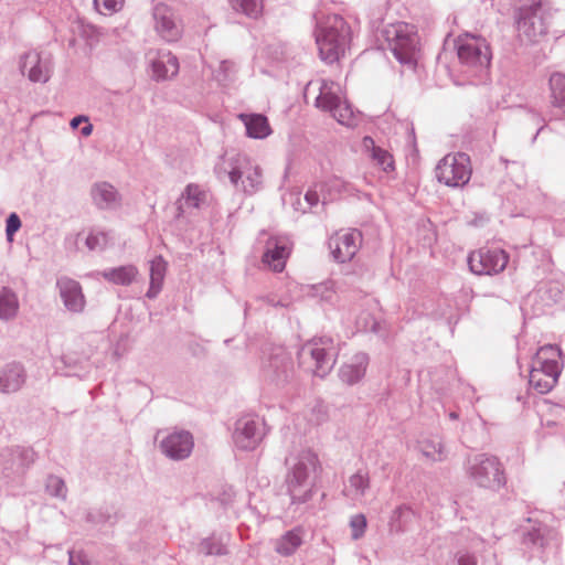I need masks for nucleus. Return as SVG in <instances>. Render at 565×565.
Segmentation results:
<instances>
[{"mask_svg":"<svg viewBox=\"0 0 565 565\" xmlns=\"http://www.w3.org/2000/svg\"><path fill=\"white\" fill-rule=\"evenodd\" d=\"M285 486L291 504H302L312 498L316 475L321 470L318 455L310 448L291 451L285 458Z\"/></svg>","mask_w":565,"mask_h":565,"instance_id":"obj_1","label":"nucleus"},{"mask_svg":"<svg viewBox=\"0 0 565 565\" xmlns=\"http://www.w3.org/2000/svg\"><path fill=\"white\" fill-rule=\"evenodd\" d=\"M351 40V29L339 14L327 15L318 22L316 30V43L320 57L333 63L344 55Z\"/></svg>","mask_w":565,"mask_h":565,"instance_id":"obj_2","label":"nucleus"},{"mask_svg":"<svg viewBox=\"0 0 565 565\" xmlns=\"http://www.w3.org/2000/svg\"><path fill=\"white\" fill-rule=\"evenodd\" d=\"M562 351L556 345H544L539 349L532 360L530 385L540 394H546L557 384L562 373L559 359Z\"/></svg>","mask_w":565,"mask_h":565,"instance_id":"obj_3","label":"nucleus"},{"mask_svg":"<svg viewBox=\"0 0 565 565\" xmlns=\"http://www.w3.org/2000/svg\"><path fill=\"white\" fill-rule=\"evenodd\" d=\"M552 7L547 0H527L514 10V21L520 36L530 42L547 33Z\"/></svg>","mask_w":565,"mask_h":565,"instance_id":"obj_4","label":"nucleus"},{"mask_svg":"<svg viewBox=\"0 0 565 565\" xmlns=\"http://www.w3.org/2000/svg\"><path fill=\"white\" fill-rule=\"evenodd\" d=\"M297 358L305 372L324 377L335 364L337 350L331 338L312 339L301 345Z\"/></svg>","mask_w":565,"mask_h":565,"instance_id":"obj_5","label":"nucleus"},{"mask_svg":"<svg viewBox=\"0 0 565 565\" xmlns=\"http://www.w3.org/2000/svg\"><path fill=\"white\" fill-rule=\"evenodd\" d=\"M466 472L478 487L494 491L501 489L507 482L502 463L495 456L488 454H478L468 458Z\"/></svg>","mask_w":565,"mask_h":565,"instance_id":"obj_6","label":"nucleus"},{"mask_svg":"<svg viewBox=\"0 0 565 565\" xmlns=\"http://www.w3.org/2000/svg\"><path fill=\"white\" fill-rule=\"evenodd\" d=\"M383 35L388 49L401 64L409 66L416 64L419 41L414 26L404 22L391 24L383 30Z\"/></svg>","mask_w":565,"mask_h":565,"instance_id":"obj_7","label":"nucleus"},{"mask_svg":"<svg viewBox=\"0 0 565 565\" xmlns=\"http://www.w3.org/2000/svg\"><path fill=\"white\" fill-rule=\"evenodd\" d=\"M458 58L467 72L477 75L490 65L491 53L484 40L466 34L456 41Z\"/></svg>","mask_w":565,"mask_h":565,"instance_id":"obj_8","label":"nucleus"},{"mask_svg":"<svg viewBox=\"0 0 565 565\" xmlns=\"http://www.w3.org/2000/svg\"><path fill=\"white\" fill-rule=\"evenodd\" d=\"M264 381L278 387H284L295 377L291 354L282 347H275L262 363Z\"/></svg>","mask_w":565,"mask_h":565,"instance_id":"obj_9","label":"nucleus"},{"mask_svg":"<svg viewBox=\"0 0 565 565\" xmlns=\"http://www.w3.org/2000/svg\"><path fill=\"white\" fill-rule=\"evenodd\" d=\"M435 172L447 186H463L471 177L470 157L465 152L449 153L438 162Z\"/></svg>","mask_w":565,"mask_h":565,"instance_id":"obj_10","label":"nucleus"},{"mask_svg":"<svg viewBox=\"0 0 565 565\" xmlns=\"http://www.w3.org/2000/svg\"><path fill=\"white\" fill-rule=\"evenodd\" d=\"M335 86L333 82L321 79L319 86L320 93L316 98L315 105L322 110L330 111L339 124L354 127L356 119L353 108L347 100H342L333 90Z\"/></svg>","mask_w":565,"mask_h":565,"instance_id":"obj_11","label":"nucleus"},{"mask_svg":"<svg viewBox=\"0 0 565 565\" xmlns=\"http://www.w3.org/2000/svg\"><path fill=\"white\" fill-rule=\"evenodd\" d=\"M266 435V423L263 418L256 415H244L235 422L232 439L237 449L253 451Z\"/></svg>","mask_w":565,"mask_h":565,"instance_id":"obj_12","label":"nucleus"},{"mask_svg":"<svg viewBox=\"0 0 565 565\" xmlns=\"http://www.w3.org/2000/svg\"><path fill=\"white\" fill-rule=\"evenodd\" d=\"M152 20L156 33L168 43L178 42L183 34V24L175 10L159 2L152 8Z\"/></svg>","mask_w":565,"mask_h":565,"instance_id":"obj_13","label":"nucleus"},{"mask_svg":"<svg viewBox=\"0 0 565 565\" xmlns=\"http://www.w3.org/2000/svg\"><path fill=\"white\" fill-rule=\"evenodd\" d=\"M508 262V254L500 248H480L468 256L469 268L476 275L499 274L507 267Z\"/></svg>","mask_w":565,"mask_h":565,"instance_id":"obj_14","label":"nucleus"},{"mask_svg":"<svg viewBox=\"0 0 565 565\" xmlns=\"http://www.w3.org/2000/svg\"><path fill=\"white\" fill-rule=\"evenodd\" d=\"M362 233L356 228L339 231L329 238V248L338 263L350 262L362 245Z\"/></svg>","mask_w":565,"mask_h":565,"instance_id":"obj_15","label":"nucleus"},{"mask_svg":"<svg viewBox=\"0 0 565 565\" xmlns=\"http://www.w3.org/2000/svg\"><path fill=\"white\" fill-rule=\"evenodd\" d=\"M194 448V438L189 430L177 429L164 436L159 444L160 451L169 459L180 461L189 458Z\"/></svg>","mask_w":565,"mask_h":565,"instance_id":"obj_16","label":"nucleus"},{"mask_svg":"<svg viewBox=\"0 0 565 565\" xmlns=\"http://www.w3.org/2000/svg\"><path fill=\"white\" fill-rule=\"evenodd\" d=\"M20 70L31 82L46 83L52 74V56L36 51L26 52L21 56Z\"/></svg>","mask_w":565,"mask_h":565,"instance_id":"obj_17","label":"nucleus"},{"mask_svg":"<svg viewBox=\"0 0 565 565\" xmlns=\"http://www.w3.org/2000/svg\"><path fill=\"white\" fill-rule=\"evenodd\" d=\"M235 162L236 164L232 166L228 171L231 182L238 188L241 181L244 192L248 194L258 191L262 185V171L259 167H250L246 157H238Z\"/></svg>","mask_w":565,"mask_h":565,"instance_id":"obj_18","label":"nucleus"},{"mask_svg":"<svg viewBox=\"0 0 565 565\" xmlns=\"http://www.w3.org/2000/svg\"><path fill=\"white\" fill-rule=\"evenodd\" d=\"M290 252L291 243L287 237H269L266 243V250L263 255V263L274 271L280 273L286 266Z\"/></svg>","mask_w":565,"mask_h":565,"instance_id":"obj_19","label":"nucleus"},{"mask_svg":"<svg viewBox=\"0 0 565 565\" xmlns=\"http://www.w3.org/2000/svg\"><path fill=\"white\" fill-rule=\"evenodd\" d=\"M28 373L24 365L12 361L0 366V393L14 394L26 383Z\"/></svg>","mask_w":565,"mask_h":565,"instance_id":"obj_20","label":"nucleus"},{"mask_svg":"<svg viewBox=\"0 0 565 565\" xmlns=\"http://www.w3.org/2000/svg\"><path fill=\"white\" fill-rule=\"evenodd\" d=\"M56 287L58 288L60 297L68 311L76 313L83 311L85 307V298L78 281L68 277H61L56 281Z\"/></svg>","mask_w":565,"mask_h":565,"instance_id":"obj_21","label":"nucleus"},{"mask_svg":"<svg viewBox=\"0 0 565 565\" xmlns=\"http://www.w3.org/2000/svg\"><path fill=\"white\" fill-rule=\"evenodd\" d=\"M367 365V354L363 352L356 353L348 363L340 367L339 377L343 383L354 385L365 376Z\"/></svg>","mask_w":565,"mask_h":565,"instance_id":"obj_22","label":"nucleus"},{"mask_svg":"<svg viewBox=\"0 0 565 565\" xmlns=\"http://www.w3.org/2000/svg\"><path fill=\"white\" fill-rule=\"evenodd\" d=\"M548 529L542 523L531 524L522 530V545L532 553H543L548 540Z\"/></svg>","mask_w":565,"mask_h":565,"instance_id":"obj_23","label":"nucleus"},{"mask_svg":"<svg viewBox=\"0 0 565 565\" xmlns=\"http://www.w3.org/2000/svg\"><path fill=\"white\" fill-rule=\"evenodd\" d=\"M3 456L11 458L10 465L3 466V471L21 473L35 461V451L32 448L15 447L3 450Z\"/></svg>","mask_w":565,"mask_h":565,"instance_id":"obj_24","label":"nucleus"},{"mask_svg":"<svg viewBox=\"0 0 565 565\" xmlns=\"http://www.w3.org/2000/svg\"><path fill=\"white\" fill-rule=\"evenodd\" d=\"M230 541V533H212L210 536L201 540L198 545V552L205 556L227 555Z\"/></svg>","mask_w":565,"mask_h":565,"instance_id":"obj_25","label":"nucleus"},{"mask_svg":"<svg viewBox=\"0 0 565 565\" xmlns=\"http://www.w3.org/2000/svg\"><path fill=\"white\" fill-rule=\"evenodd\" d=\"M415 518L414 511L405 505H398L390 515L387 529L390 535H401L409 530L411 523Z\"/></svg>","mask_w":565,"mask_h":565,"instance_id":"obj_26","label":"nucleus"},{"mask_svg":"<svg viewBox=\"0 0 565 565\" xmlns=\"http://www.w3.org/2000/svg\"><path fill=\"white\" fill-rule=\"evenodd\" d=\"M239 118L245 125L249 138L263 139L271 134L268 119L262 114H241Z\"/></svg>","mask_w":565,"mask_h":565,"instance_id":"obj_27","label":"nucleus"},{"mask_svg":"<svg viewBox=\"0 0 565 565\" xmlns=\"http://www.w3.org/2000/svg\"><path fill=\"white\" fill-rule=\"evenodd\" d=\"M206 200V192L203 191L198 184L190 183L184 189L180 200L177 202L178 214L181 217L184 214V206L192 209H200Z\"/></svg>","mask_w":565,"mask_h":565,"instance_id":"obj_28","label":"nucleus"},{"mask_svg":"<svg viewBox=\"0 0 565 565\" xmlns=\"http://www.w3.org/2000/svg\"><path fill=\"white\" fill-rule=\"evenodd\" d=\"M167 271V262L162 256H157L150 262V286L146 294L149 299L158 297L162 290L163 280Z\"/></svg>","mask_w":565,"mask_h":565,"instance_id":"obj_29","label":"nucleus"},{"mask_svg":"<svg viewBox=\"0 0 565 565\" xmlns=\"http://www.w3.org/2000/svg\"><path fill=\"white\" fill-rule=\"evenodd\" d=\"M152 72L157 79H168L179 73V61L172 53L160 55L152 62Z\"/></svg>","mask_w":565,"mask_h":565,"instance_id":"obj_30","label":"nucleus"},{"mask_svg":"<svg viewBox=\"0 0 565 565\" xmlns=\"http://www.w3.org/2000/svg\"><path fill=\"white\" fill-rule=\"evenodd\" d=\"M138 275V269L134 265L107 268L102 271V276L109 282L120 286H129Z\"/></svg>","mask_w":565,"mask_h":565,"instance_id":"obj_31","label":"nucleus"},{"mask_svg":"<svg viewBox=\"0 0 565 565\" xmlns=\"http://www.w3.org/2000/svg\"><path fill=\"white\" fill-rule=\"evenodd\" d=\"M19 299L17 294L9 287L0 288V320H13L19 312Z\"/></svg>","mask_w":565,"mask_h":565,"instance_id":"obj_32","label":"nucleus"},{"mask_svg":"<svg viewBox=\"0 0 565 565\" xmlns=\"http://www.w3.org/2000/svg\"><path fill=\"white\" fill-rule=\"evenodd\" d=\"M92 196L99 209H108L116 203L117 191L111 184L103 182L93 186Z\"/></svg>","mask_w":565,"mask_h":565,"instance_id":"obj_33","label":"nucleus"},{"mask_svg":"<svg viewBox=\"0 0 565 565\" xmlns=\"http://www.w3.org/2000/svg\"><path fill=\"white\" fill-rule=\"evenodd\" d=\"M363 146L366 149L371 148V157L385 172L394 170L393 156L385 149L375 146L374 140L366 136L363 138Z\"/></svg>","mask_w":565,"mask_h":565,"instance_id":"obj_34","label":"nucleus"},{"mask_svg":"<svg viewBox=\"0 0 565 565\" xmlns=\"http://www.w3.org/2000/svg\"><path fill=\"white\" fill-rule=\"evenodd\" d=\"M301 530L294 529L286 532L276 543V552L284 556H289L301 545Z\"/></svg>","mask_w":565,"mask_h":565,"instance_id":"obj_35","label":"nucleus"},{"mask_svg":"<svg viewBox=\"0 0 565 565\" xmlns=\"http://www.w3.org/2000/svg\"><path fill=\"white\" fill-rule=\"evenodd\" d=\"M370 488V478L367 472L359 470L349 478V487L344 490V494L352 499L361 498Z\"/></svg>","mask_w":565,"mask_h":565,"instance_id":"obj_36","label":"nucleus"},{"mask_svg":"<svg viewBox=\"0 0 565 565\" xmlns=\"http://www.w3.org/2000/svg\"><path fill=\"white\" fill-rule=\"evenodd\" d=\"M418 447L423 456L433 461H441L445 459L444 445L438 437L424 438L418 441Z\"/></svg>","mask_w":565,"mask_h":565,"instance_id":"obj_37","label":"nucleus"},{"mask_svg":"<svg viewBox=\"0 0 565 565\" xmlns=\"http://www.w3.org/2000/svg\"><path fill=\"white\" fill-rule=\"evenodd\" d=\"M550 89L553 105L565 109V75L553 74L550 77Z\"/></svg>","mask_w":565,"mask_h":565,"instance_id":"obj_38","label":"nucleus"},{"mask_svg":"<svg viewBox=\"0 0 565 565\" xmlns=\"http://www.w3.org/2000/svg\"><path fill=\"white\" fill-rule=\"evenodd\" d=\"M232 8L246 17L257 19L263 11L262 0H230Z\"/></svg>","mask_w":565,"mask_h":565,"instance_id":"obj_39","label":"nucleus"},{"mask_svg":"<svg viewBox=\"0 0 565 565\" xmlns=\"http://www.w3.org/2000/svg\"><path fill=\"white\" fill-rule=\"evenodd\" d=\"M45 489L47 493L52 497L58 499H65L67 493V488L64 480L57 476H49L45 482Z\"/></svg>","mask_w":565,"mask_h":565,"instance_id":"obj_40","label":"nucleus"},{"mask_svg":"<svg viewBox=\"0 0 565 565\" xmlns=\"http://www.w3.org/2000/svg\"><path fill=\"white\" fill-rule=\"evenodd\" d=\"M366 526L367 521L363 513L352 515L350 519L352 539L360 540L364 535Z\"/></svg>","mask_w":565,"mask_h":565,"instance_id":"obj_41","label":"nucleus"},{"mask_svg":"<svg viewBox=\"0 0 565 565\" xmlns=\"http://www.w3.org/2000/svg\"><path fill=\"white\" fill-rule=\"evenodd\" d=\"M85 245L89 250H103L107 245V235L103 232H90L85 239Z\"/></svg>","mask_w":565,"mask_h":565,"instance_id":"obj_42","label":"nucleus"},{"mask_svg":"<svg viewBox=\"0 0 565 565\" xmlns=\"http://www.w3.org/2000/svg\"><path fill=\"white\" fill-rule=\"evenodd\" d=\"M94 6L99 12L111 14L122 8L124 0H94Z\"/></svg>","mask_w":565,"mask_h":565,"instance_id":"obj_43","label":"nucleus"},{"mask_svg":"<svg viewBox=\"0 0 565 565\" xmlns=\"http://www.w3.org/2000/svg\"><path fill=\"white\" fill-rule=\"evenodd\" d=\"M21 227V220L17 213H11L6 221V235L9 242L13 241L14 234Z\"/></svg>","mask_w":565,"mask_h":565,"instance_id":"obj_44","label":"nucleus"},{"mask_svg":"<svg viewBox=\"0 0 565 565\" xmlns=\"http://www.w3.org/2000/svg\"><path fill=\"white\" fill-rule=\"evenodd\" d=\"M70 565H98L97 563L93 562L85 553L78 552H70V558H68Z\"/></svg>","mask_w":565,"mask_h":565,"instance_id":"obj_45","label":"nucleus"},{"mask_svg":"<svg viewBox=\"0 0 565 565\" xmlns=\"http://www.w3.org/2000/svg\"><path fill=\"white\" fill-rule=\"evenodd\" d=\"M452 565H477V558L468 553L457 554L456 562Z\"/></svg>","mask_w":565,"mask_h":565,"instance_id":"obj_46","label":"nucleus"},{"mask_svg":"<svg viewBox=\"0 0 565 565\" xmlns=\"http://www.w3.org/2000/svg\"><path fill=\"white\" fill-rule=\"evenodd\" d=\"M305 200L308 203L309 209H311L319 203V194L315 190H308L305 194Z\"/></svg>","mask_w":565,"mask_h":565,"instance_id":"obj_47","label":"nucleus"},{"mask_svg":"<svg viewBox=\"0 0 565 565\" xmlns=\"http://www.w3.org/2000/svg\"><path fill=\"white\" fill-rule=\"evenodd\" d=\"M545 292H550L554 295V301H557L558 300V297L562 296V291L561 289L558 288L557 285H550V287L546 289Z\"/></svg>","mask_w":565,"mask_h":565,"instance_id":"obj_48","label":"nucleus"},{"mask_svg":"<svg viewBox=\"0 0 565 565\" xmlns=\"http://www.w3.org/2000/svg\"><path fill=\"white\" fill-rule=\"evenodd\" d=\"M82 121H87V118H86L85 116H77V117H74V118L72 119V121H71V126H72L73 128H76V127L79 125V122H82Z\"/></svg>","mask_w":565,"mask_h":565,"instance_id":"obj_49","label":"nucleus"},{"mask_svg":"<svg viewBox=\"0 0 565 565\" xmlns=\"http://www.w3.org/2000/svg\"><path fill=\"white\" fill-rule=\"evenodd\" d=\"M266 301L268 305H270L273 307H278V306L284 307L285 306L282 302L276 301L274 297H267Z\"/></svg>","mask_w":565,"mask_h":565,"instance_id":"obj_50","label":"nucleus"},{"mask_svg":"<svg viewBox=\"0 0 565 565\" xmlns=\"http://www.w3.org/2000/svg\"><path fill=\"white\" fill-rule=\"evenodd\" d=\"M92 131H93V126L90 124H88L85 127H83L82 135L89 136L92 134Z\"/></svg>","mask_w":565,"mask_h":565,"instance_id":"obj_51","label":"nucleus"},{"mask_svg":"<svg viewBox=\"0 0 565 565\" xmlns=\"http://www.w3.org/2000/svg\"><path fill=\"white\" fill-rule=\"evenodd\" d=\"M230 64H231V63H230V62H227V61H222V63H221V68H222V70H224V71H226V70H228V65H230Z\"/></svg>","mask_w":565,"mask_h":565,"instance_id":"obj_52","label":"nucleus"},{"mask_svg":"<svg viewBox=\"0 0 565 565\" xmlns=\"http://www.w3.org/2000/svg\"><path fill=\"white\" fill-rule=\"evenodd\" d=\"M449 418H450V419H457V418H458V414H457L456 412H451V413L449 414Z\"/></svg>","mask_w":565,"mask_h":565,"instance_id":"obj_53","label":"nucleus"},{"mask_svg":"<svg viewBox=\"0 0 565 565\" xmlns=\"http://www.w3.org/2000/svg\"><path fill=\"white\" fill-rule=\"evenodd\" d=\"M501 161L504 163V164H508L509 163V160L504 159V158H501Z\"/></svg>","mask_w":565,"mask_h":565,"instance_id":"obj_54","label":"nucleus"},{"mask_svg":"<svg viewBox=\"0 0 565 565\" xmlns=\"http://www.w3.org/2000/svg\"><path fill=\"white\" fill-rule=\"evenodd\" d=\"M326 414H322L321 418L319 420H324Z\"/></svg>","mask_w":565,"mask_h":565,"instance_id":"obj_55","label":"nucleus"}]
</instances>
